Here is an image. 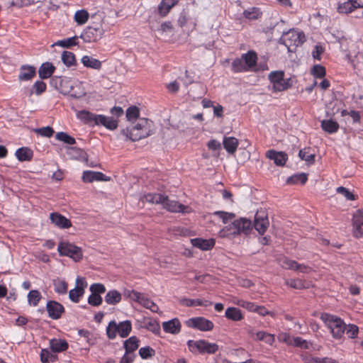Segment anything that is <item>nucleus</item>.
<instances>
[{
    "label": "nucleus",
    "mask_w": 363,
    "mask_h": 363,
    "mask_svg": "<svg viewBox=\"0 0 363 363\" xmlns=\"http://www.w3.org/2000/svg\"><path fill=\"white\" fill-rule=\"evenodd\" d=\"M77 116L80 121L91 126L102 125L111 130H113L118 127L117 119L102 114H95L83 110L79 111Z\"/></svg>",
    "instance_id": "nucleus-1"
},
{
    "label": "nucleus",
    "mask_w": 363,
    "mask_h": 363,
    "mask_svg": "<svg viewBox=\"0 0 363 363\" xmlns=\"http://www.w3.org/2000/svg\"><path fill=\"white\" fill-rule=\"evenodd\" d=\"M142 200L150 203H161L164 208L170 212L186 213L191 211L190 207L180 204L176 201L169 200L167 196L160 194H145Z\"/></svg>",
    "instance_id": "nucleus-2"
},
{
    "label": "nucleus",
    "mask_w": 363,
    "mask_h": 363,
    "mask_svg": "<svg viewBox=\"0 0 363 363\" xmlns=\"http://www.w3.org/2000/svg\"><path fill=\"white\" fill-rule=\"evenodd\" d=\"M251 220L247 218H240L233 220L230 224L225 225L218 233L220 238L233 239L242 233H247L251 228Z\"/></svg>",
    "instance_id": "nucleus-3"
},
{
    "label": "nucleus",
    "mask_w": 363,
    "mask_h": 363,
    "mask_svg": "<svg viewBox=\"0 0 363 363\" xmlns=\"http://www.w3.org/2000/svg\"><path fill=\"white\" fill-rule=\"evenodd\" d=\"M152 121L142 118L132 128L123 130L122 133L132 141L145 138L152 133Z\"/></svg>",
    "instance_id": "nucleus-4"
},
{
    "label": "nucleus",
    "mask_w": 363,
    "mask_h": 363,
    "mask_svg": "<svg viewBox=\"0 0 363 363\" xmlns=\"http://www.w3.org/2000/svg\"><path fill=\"white\" fill-rule=\"evenodd\" d=\"M257 56L254 51L242 54L241 57L235 59L232 62V69L235 72H250L255 69Z\"/></svg>",
    "instance_id": "nucleus-5"
},
{
    "label": "nucleus",
    "mask_w": 363,
    "mask_h": 363,
    "mask_svg": "<svg viewBox=\"0 0 363 363\" xmlns=\"http://www.w3.org/2000/svg\"><path fill=\"white\" fill-rule=\"evenodd\" d=\"M320 318L328 328L335 339H340L343 336L346 330V325L340 318L329 313H323Z\"/></svg>",
    "instance_id": "nucleus-6"
},
{
    "label": "nucleus",
    "mask_w": 363,
    "mask_h": 363,
    "mask_svg": "<svg viewBox=\"0 0 363 363\" xmlns=\"http://www.w3.org/2000/svg\"><path fill=\"white\" fill-rule=\"evenodd\" d=\"M123 296L130 301L138 303L141 306L150 310L153 313L159 312L158 306L150 299L146 294L133 289H125Z\"/></svg>",
    "instance_id": "nucleus-7"
},
{
    "label": "nucleus",
    "mask_w": 363,
    "mask_h": 363,
    "mask_svg": "<svg viewBox=\"0 0 363 363\" xmlns=\"http://www.w3.org/2000/svg\"><path fill=\"white\" fill-rule=\"evenodd\" d=\"M93 17L98 18L99 22L94 26H88L82 31L79 38H82L85 43H90L96 42L100 40L104 34L102 16L99 13H95Z\"/></svg>",
    "instance_id": "nucleus-8"
},
{
    "label": "nucleus",
    "mask_w": 363,
    "mask_h": 363,
    "mask_svg": "<svg viewBox=\"0 0 363 363\" xmlns=\"http://www.w3.org/2000/svg\"><path fill=\"white\" fill-rule=\"evenodd\" d=\"M56 89L62 94L70 95L74 98H79L84 96V92H76L74 90V82L67 77H55L51 80Z\"/></svg>",
    "instance_id": "nucleus-9"
},
{
    "label": "nucleus",
    "mask_w": 363,
    "mask_h": 363,
    "mask_svg": "<svg viewBox=\"0 0 363 363\" xmlns=\"http://www.w3.org/2000/svg\"><path fill=\"white\" fill-rule=\"evenodd\" d=\"M186 345L189 351L194 354H213L219 349L216 343L209 342L206 340H189L187 341Z\"/></svg>",
    "instance_id": "nucleus-10"
},
{
    "label": "nucleus",
    "mask_w": 363,
    "mask_h": 363,
    "mask_svg": "<svg viewBox=\"0 0 363 363\" xmlns=\"http://www.w3.org/2000/svg\"><path fill=\"white\" fill-rule=\"evenodd\" d=\"M281 40L288 48L289 52H294L297 47L304 43L306 38L302 31L291 29L282 35Z\"/></svg>",
    "instance_id": "nucleus-11"
},
{
    "label": "nucleus",
    "mask_w": 363,
    "mask_h": 363,
    "mask_svg": "<svg viewBox=\"0 0 363 363\" xmlns=\"http://www.w3.org/2000/svg\"><path fill=\"white\" fill-rule=\"evenodd\" d=\"M284 72L281 70L272 71L268 75L271 85V90L273 92L283 91L291 86V79L284 77Z\"/></svg>",
    "instance_id": "nucleus-12"
},
{
    "label": "nucleus",
    "mask_w": 363,
    "mask_h": 363,
    "mask_svg": "<svg viewBox=\"0 0 363 363\" xmlns=\"http://www.w3.org/2000/svg\"><path fill=\"white\" fill-rule=\"evenodd\" d=\"M57 251L61 256L69 257L75 262L82 259V249L69 242L61 241L58 245Z\"/></svg>",
    "instance_id": "nucleus-13"
},
{
    "label": "nucleus",
    "mask_w": 363,
    "mask_h": 363,
    "mask_svg": "<svg viewBox=\"0 0 363 363\" xmlns=\"http://www.w3.org/2000/svg\"><path fill=\"white\" fill-rule=\"evenodd\" d=\"M87 286L86 279L82 277H77L75 281V287L69 292V298L73 303H79L80 298L84 295L85 289Z\"/></svg>",
    "instance_id": "nucleus-14"
},
{
    "label": "nucleus",
    "mask_w": 363,
    "mask_h": 363,
    "mask_svg": "<svg viewBox=\"0 0 363 363\" xmlns=\"http://www.w3.org/2000/svg\"><path fill=\"white\" fill-rule=\"evenodd\" d=\"M189 328L197 329L201 331H210L214 327L213 323L203 317L191 318L186 321Z\"/></svg>",
    "instance_id": "nucleus-15"
},
{
    "label": "nucleus",
    "mask_w": 363,
    "mask_h": 363,
    "mask_svg": "<svg viewBox=\"0 0 363 363\" xmlns=\"http://www.w3.org/2000/svg\"><path fill=\"white\" fill-rule=\"evenodd\" d=\"M353 235L355 238L363 237V209L355 211L352 218Z\"/></svg>",
    "instance_id": "nucleus-16"
},
{
    "label": "nucleus",
    "mask_w": 363,
    "mask_h": 363,
    "mask_svg": "<svg viewBox=\"0 0 363 363\" xmlns=\"http://www.w3.org/2000/svg\"><path fill=\"white\" fill-rule=\"evenodd\" d=\"M46 309L48 316L53 320H57L61 318L62 314L65 312L64 306L55 301H49L46 304Z\"/></svg>",
    "instance_id": "nucleus-17"
},
{
    "label": "nucleus",
    "mask_w": 363,
    "mask_h": 363,
    "mask_svg": "<svg viewBox=\"0 0 363 363\" xmlns=\"http://www.w3.org/2000/svg\"><path fill=\"white\" fill-rule=\"evenodd\" d=\"M190 242L194 247L203 251L211 250L216 244V240L213 238L203 239L196 238L191 239Z\"/></svg>",
    "instance_id": "nucleus-18"
},
{
    "label": "nucleus",
    "mask_w": 363,
    "mask_h": 363,
    "mask_svg": "<svg viewBox=\"0 0 363 363\" xmlns=\"http://www.w3.org/2000/svg\"><path fill=\"white\" fill-rule=\"evenodd\" d=\"M266 157L273 160L277 166L280 167L284 166L288 160V156L284 152H279L274 150H268L266 153Z\"/></svg>",
    "instance_id": "nucleus-19"
},
{
    "label": "nucleus",
    "mask_w": 363,
    "mask_h": 363,
    "mask_svg": "<svg viewBox=\"0 0 363 363\" xmlns=\"http://www.w3.org/2000/svg\"><path fill=\"white\" fill-rule=\"evenodd\" d=\"M83 182L90 183L94 181H110V177L106 176L100 172H94L86 170L83 172L82 177Z\"/></svg>",
    "instance_id": "nucleus-20"
},
{
    "label": "nucleus",
    "mask_w": 363,
    "mask_h": 363,
    "mask_svg": "<svg viewBox=\"0 0 363 363\" xmlns=\"http://www.w3.org/2000/svg\"><path fill=\"white\" fill-rule=\"evenodd\" d=\"M363 7V0H348L337 7L339 13H349L354 9Z\"/></svg>",
    "instance_id": "nucleus-21"
},
{
    "label": "nucleus",
    "mask_w": 363,
    "mask_h": 363,
    "mask_svg": "<svg viewBox=\"0 0 363 363\" xmlns=\"http://www.w3.org/2000/svg\"><path fill=\"white\" fill-rule=\"evenodd\" d=\"M162 328L167 333L176 335L180 333L182 325L179 320L175 318L168 321L163 322Z\"/></svg>",
    "instance_id": "nucleus-22"
},
{
    "label": "nucleus",
    "mask_w": 363,
    "mask_h": 363,
    "mask_svg": "<svg viewBox=\"0 0 363 363\" xmlns=\"http://www.w3.org/2000/svg\"><path fill=\"white\" fill-rule=\"evenodd\" d=\"M269 222L266 215L257 213L255 218V228L261 235L264 234L268 228Z\"/></svg>",
    "instance_id": "nucleus-23"
},
{
    "label": "nucleus",
    "mask_w": 363,
    "mask_h": 363,
    "mask_svg": "<svg viewBox=\"0 0 363 363\" xmlns=\"http://www.w3.org/2000/svg\"><path fill=\"white\" fill-rule=\"evenodd\" d=\"M50 219L52 223L60 228H69L72 225L71 221L59 213H50Z\"/></svg>",
    "instance_id": "nucleus-24"
},
{
    "label": "nucleus",
    "mask_w": 363,
    "mask_h": 363,
    "mask_svg": "<svg viewBox=\"0 0 363 363\" xmlns=\"http://www.w3.org/2000/svg\"><path fill=\"white\" fill-rule=\"evenodd\" d=\"M55 67L51 62L43 63L38 69L39 77L42 79L50 78L55 72Z\"/></svg>",
    "instance_id": "nucleus-25"
},
{
    "label": "nucleus",
    "mask_w": 363,
    "mask_h": 363,
    "mask_svg": "<svg viewBox=\"0 0 363 363\" xmlns=\"http://www.w3.org/2000/svg\"><path fill=\"white\" fill-rule=\"evenodd\" d=\"M321 128L328 134H334L339 130L338 123L333 119H324L320 122Z\"/></svg>",
    "instance_id": "nucleus-26"
},
{
    "label": "nucleus",
    "mask_w": 363,
    "mask_h": 363,
    "mask_svg": "<svg viewBox=\"0 0 363 363\" xmlns=\"http://www.w3.org/2000/svg\"><path fill=\"white\" fill-rule=\"evenodd\" d=\"M180 0H162L158 5V13L164 17L166 16L172 7H174Z\"/></svg>",
    "instance_id": "nucleus-27"
},
{
    "label": "nucleus",
    "mask_w": 363,
    "mask_h": 363,
    "mask_svg": "<svg viewBox=\"0 0 363 363\" xmlns=\"http://www.w3.org/2000/svg\"><path fill=\"white\" fill-rule=\"evenodd\" d=\"M67 154L69 157L72 160H79L82 162H86L87 160V154L86 152L78 147H69L67 150Z\"/></svg>",
    "instance_id": "nucleus-28"
},
{
    "label": "nucleus",
    "mask_w": 363,
    "mask_h": 363,
    "mask_svg": "<svg viewBox=\"0 0 363 363\" xmlns=\"http://www.w3.org/2000/svg\"><path fill=\"white\" fill-rule=\"evenodd\" d=\"M35 74V68L33 66L23 65L21 67L18 79L21 81H28L33 78Z\"/></svg>",
    "instance_id": "nucleus-29"
},
{
    "label": "nucleus",
    "mask_w": 363,
    "mask_h": 363,
    "mask_svg": "<svg viewBox=\"0 0 363 363\" xmlns=\"http://www.w3.org/2000/svg\"><path fill=\"white\" fill-rule=\"evenodd\" d=\"M180 303L183 306H187V307H191V306H209L212 305V302L208 301V300H202V299H191V298H183L179 301Z\"/></svg>",
    "instance_id": "nucleus-30"
},
{
    "label": "nucleus",
    "mask_w": 363,
    "mask_h": 363,
    "mask_svg": "<svg viewBox=\"0 0 363 363\" xmlns=\"http://www.w3.org/2000/svg\"><path fill=\"white\" fill-rule=\"evenodd\" d=\"M223 145L229 154H234L239 145L238 140L234 137H224Z\"/></svg>",
    "instance_id": "nucleus-31"
},
{
    "label": "nucleus",
    "mask_w": 363,
    "mask_h": 363,
    "mask_svg": "<svg viewBox=\"0 0 363 363\" xmlns=\"http://www.w3.org/2000/svg\"><path fill=\"white\" fill-rule=\"evenodd\" d=\"M81 62L84 67L87 68H91L97 70H99L102 65V63L100 60L89 55H84L81 58Z\"/></svg>",
    "instance_id": "nucleus-32"
},
{
    "label": "nucleus",
    "mask_w": 363,
    "mask_h": 363,
    "mask_svg": "<svg viewBox=\"0 0 363 363\" xmlns=\"http://www.w3.org/2000/svg\"><path fill=\"white\" fill-rule=\"evenodd\" d=\"M50 347L53 352H62L68 348V344L65 340L55 338L50 341Z\"/></svg>",
    "instance_id": "nucleus-33"
},
{
    "label": "nucleus",
    "mask_w": 363,
    "mask_h": 363,
    "mask_svg": "<svg viewBox=\"0 0 363 363\" xmlns=\"http://www.w3.org/2000/svg\"><path fill=\"white\" fill-rule=\"evenodd\" d=\"M122 298L121 294L116 289L110 290L105 296V301L108 305H116Z\"/></svg>",
    "instance_id": "nucleus-34"
},
{
    "label": "nucleus",
    "mask_w": 363,
    "mask_h": 363,
    "mask_svg": "<svg viewBox=\"0 0 363 363\" xmlns=\"http://www.w3.org/2000/svg\"><path fill=\"white\" fill-rule=\"evenodd\" d=\"M225 316L226 318L233 321H240L243 319L241 311L235 307H228L225 310Z\"/></svg>",
    "instance_id": "nucleus-35"
},
{
    "label": "nucleus",
    "mask_w": 363,
    "mask_h": 363,
    "mask_svg": "<svg viewBox=\"0 0 363 363\" xmlns=\"http://www.w3.org/2000/svg\"><path fill=\"white\" fill-rule=\"evenodd\" d=\"M15 155L19 161H29L33 157V152L28 147H21L16 151Z\"/></svg>",
    "instance_id": "nucleus-36"
},
{
    "label": "nucleus",
    "mask_w": 363,
    "mask_h": 363,
    "mask_svg": "<svg viewBox=\"0 0 363 363\" xmlns=\"http://www.w3.org/2000/svg\"><path fill=\"white\" fill-rule=\"evenodd\" d=\"M118 334L121 337H126L130 334L132 325L130 320H125L117 324Z\"/></svg>",
    "instance_id": "nucleus-37"
},
{
    "label": "nucleus",
    "mask_w": 363,
    "mask_h": 363,
    "mask_svg": "<svg viewBox=\"0 0 363 363\" xmlns=\"http://www.w3.org/2000/svg\"><path fill=\"white\" fill-rule=\"evenodd\" d=\"M138 339L135 336L129 337L124 342V347L126 353L132 354L139 346Z\"/></svg>",
    "instance_id": "nucleus-38"
},
{
    "label": "nucleus",
    "mask_w": 363,
    "mask_h": 363,
    "mask_svg": "<svg viewBox=\"0 0 363 363\" xmlns=\"http://www.w3.org/2000/svg\"><path fill=\"white\" fill-rule=\"evenodd\" d=\"M262 14L260 9L257 7H251L243 11V16L250 21L259 18Z\"/></svg>",
    "instance_id": "nucleus-39"
},
{
    "label": "nucleus",
    "mask_w": 363,
    "mask_h": 363,
    "mask_svg": "<svg viewBox=\"0 0 363 363\" xmlns=\"http://www.w3.org/2000/svg\"><path fill=\"white\" fill-rule=\"evenodd\" d=\"M53 285L55 291L57 294L60 295L67 294L68 284L65 280L61 279H56L53 280Z\"/></svg>",
    "instance_id": "nucleus-40"
},
{
    "label": "nucleus",
    "mask_w": 363,
    "mask_h": 363,
    "mask_svg": "<svg viewBox=\"0 0 363 363\" xmlns=\"http://www.w3.org/2000/svg\"><path fill=\"white\" fill-rule=\"evenodd\" d=\"M79 37L75 35L71 38H65L62 40H57L55 45L62 48H70L74 45H77L79 43Z\"/></svg>",
    "instance_id": "nucleus-41"
},
{
    "label": "nucleus",
    "mask_w": 363,
    "mask_h": 363,
    "mask_svg": "<svg viewBox=\"0 0 363 363\" xmlns=\"http://www.w3.org/2000/svg\"><path fill=\"white\" fill-rule=\"evenodd\" d=\"M89 17V14L85 9L77 11L74 16V21L78 25L85 24L87 22Z\"/></svg>",
    "instance_id": "nucleus-42"
},
{
    "label": "nucleus",
    "mask_w": 363,
    "mask_h": 363,
    "mask_svg": "<svg viewBox=\"0 0 363 363\" xmlns=\"http://www.w3.org/2000/svg\"><path fill=\"white\" fill-rule=\"evenodd\" d=\"M61 60L67 67L76 65V58L74 53L69 51H63L61 55Z\"/></svg>",
    "instance_id": "nucleus-43"
},
{
    "label": "nucleus",
    "mask_w": 363,
    "mask_h": 363,
    "mask_svg": "<svg viewBox=\"0 0 363 363\" xmlns=\"http://www.w3.org/2000/svg\"><path fill=\"white\" fill-rule=\"evenodd\" d=\"M213 215L218 216L223 222V224H228L229 222L232 221L235 215L233 213H228L225 211H215Z\"/></svg>",
    "instance_id": "nucleus-44"
},
{
    "label": "nucleus",
    "mask_w": 363,
    "mask_h": 363,
    "mask_svg": "<svg viewBox=\"0 0 363 363\" xmlns=\"http://www.w3.org/2000/svg\"><path fill=\"white\" fill-rule=\"evenodd\" d=\"M28 303L30 306H36L40 298V293L38 290H31L28 294Z\"/></svg>",
    "instance_id": "nucleus-45"
},
{
    "label": "nucleus",
    "mask_w": 363,
    "mask_h": 363,
    "mask_svg": "<svg viewBox=\"0 0 363 363\" xmlns=\"http://www.w3.org/2000/svg\"><path fill=\"white\" fill-rule=\"evenodd\" d=\"M308 179L307 175L304 173L295 174L287 179V184H303L306 182Z\"/></svg>",
    "instance_id": "nucleus-46"
},
{
    "label": "nucleus",
    "mask_w": 363,
    "mask_h": 363,
    "mask_svg": "<svg viewBox=\"0 0 363 363\" xmlns=\"http://www.w3.org/2000/svg\"><path fill=\"white\" fill-rule=\"evenodd\" d=\"M56 356L53 354L48 349H42L40 351V360L43 363H49L55 362Z\"/></svg>",
    "instance_id": "nucleus-47"
},
{
    "label": "nucleus",
    "mask_w": 363,
    "mask_h": 363,
    "mask_svg": "<svg viewBox=\"0 0 363 363\" xmlns=\"http://www.w3.org/2000/svg\"><path fill=\"white\" fill-rule=\"evenodd\" d=\"M55 138L57 140L68 145H74L76 143L75 139L65 132L57 133L55 135Z\"/></svg>",
    "instance_id": "nucleus-48"
},
{
    "label": "nucleus",
    "mask_w": 363,
    "mask_h": 363,
    "mask_svg": "<svg viewBox=\"0 0 363 363\" xmlns=\"http://www.w3.org/2000/svg\"><path fill=\"white\" fill-rule=\"evenodd\" d=\"M106 334L109 339H114L118 334L117 323L115 320L111 321L106 327Z\"/></svg>",
    "instance_id": "nucleus-49"
},
{
    "label": "nucleus",
    "mask_w": 363,
    "mask_h": 363,
    "mask_svg": "<svg viewBox=\"0 0 363 363\" xmlns=\"http://www.w3.org/2000/svg\"><path fill=\"white\" fill-rule=\"evenodd\" d=\"M140 116V110L138 107L133 106L126 110V118L129 121L136 120Z\"/></svg>",
    "instance_id": "nucleus-50"
},
{
    "label": "nucleus",
    "mask_w": 363,
    "mask_h": 363,
    "mask_svg": "<svg viewBox=\"0 0 363 363\" xmlns=\"http://www.w3.org/2000/svg\"><path fill=\"white\" fill-rule=\"evenodd\" d=\"M279 265L284 269H294V266H296V262L294 260H291L286 257H282L279 259Z\"/></svg>",
    "instance_id": "nucleus-51"
},
{
    "label": "nucleus",
    "mask_w": 363,
    "mask_h": 363,
    "mask_svg": "<svg viewBox=\"0 0 363 363\" xmlns=\"http://www.w3.org/2000/svg\"><path fill=\"white\" fill-rule=\"evenodd\" d=\"M336 192L342 194L347 201H354L357 198L352 191L343 186L337 187Z\"/></svg>",
    "instance_id": "nucleus-52"
},
{
    "label": "nucleus",
    "mask_w": 363,
    "mask_h": 363,
    "mask_svg": "<svg viewBox=\"0 0 363 363\" xmlns=\"http://www.w3.org/2000/svg\"><path fill=\"white\" fill-rule=\"evenodd\" d=\"M138 353L142 359H146L150 358L152 356H154L155 354V352L152 347L147 346V347H141L139 350Z\"/></svg>",
    "instance_id": "nucleus-53"
},
{
    "label": "nucleus",
    "mask_w": 363,
    "mask_h": 363,
    "mask_svg": "<svg viewBox=\"0 0 363 363\" xmlns=\"http://www.w3.org/2000/svg\"><path fill=\"white\" fill-rule=\"evenodd\" d=\"M102 297L99 294H95L91 293L87 299V302L89 305L93 306H98L102 303Z\"/></svg>",
    "instance_id": "nucleus-54"
},
{
    "label": "nucleus",
    "mask_w": 363,
    "mask_h": 363,
    "mask_svg": "<svg viewBox=\"0 0 363 363\" xmlns=\"http://www.w3.org/2000/svg\"><path fill=\"white\" fill-rule=\"evenodd\" d=\"M311 74L317 78H323L325 75V69L323 66L316 65L311 69Z\"/></svg>",
    "instance_id": "nucleus-55"
},
{
    "label": "nucleus",
    "mask_w": 363,
    "mask_h": 363,
    "mask_svg": "<svg viewBox=\"0 0 363 363\" xmlns=\"http://www.w3.org/2000/svg\"><path fill=\"white\" fill-rule=\"evenodd\" d=\"M89 290L91 293L101 296V294L106 291V287L103 284L94 283L90 286Z\"/></svg>",
    "instance_id": "nucleus-56"
},
{
    "label": "nucleus",
    "mask_w": 363,
    "mask_h": 363,
    "mask_svg": "<svg viewBox=\"0 0 363 363\" xmlns=\"http://www.w3.org/2000/svg\"><path fill=\"white\" fill-rule=\"evenodd\" d=\"M46 87V84L40 80L36 81L33 86L34 93L36 95H40L43 93L45 91Z\"/></svg>",
    "instance_id": "nucleus-57"
},
{
    "label": "nucleus",
    "mask_w": 363,
    "mask_h": 363,
    "mask_svg": "<svg viewBox=\"0 0 363 363\" xmlns=\"http://www.w3.org/2000/svg\"><path fill=\"white\" fill-rule=\"evenodd\" d=\"M346 333L350 338H355L357 337L359 328L356 325L350 324L346 327Z\"/></svg>",
    "instance_id": "nucleus-58"
},
{
    "label": "nucleus",
    "mask_w": 363,
    "mask_h": 363,
    "mask_svg": "<svg viewBox=\"0 0 363 363\" xmlns=\"http://www.w3.org/2000/svg\"><path fill=\"white\" fill-rule=\"evenodd\" d=\"M35 132L41 136L48 138L51 137L54 133L53 129L50 126L35 129Z\"/></svg>",
    "instance_id": "nucleus-59"
},
{
    "label": "nucleus",
    "mask_w": 363,
    "mask_h": 363,
    "mask_svg": "<svg viewBox=\"0 0 363 363\" xmlns=\"http://www.w3.org/2000/svg\"><path fill=\"white\" fill-rule=\"evenodd\" d=\"M298 156L302 160H305L308 164H312L315 161V155L313 154L307 155L306 150H299Z\"/></svg>",
    "instance_id": "nucleus-60"
},
{
    "label": "nucleus",
    "mask_w": 363,
    "mask_h": 363,
    "mask_svg": "<svg viewBox=\"0 0 363 363\" xmlns=\"http://www.w3.org/2000/svg\"><path fill=\"white\" fill-rule=\"evenodd\" d=\"M306 363H334V361L329 357H311L306 359Z\"/></svg>",
    "instance_id": "nucleus-61"
},
{
    "label": "nucleus",
    "mask_w": 363,
    "mask_h": 363,
    "mask_svg": "<svg viewBox=\"0 0 363 363\" xmlns=\"http://www.w3.org/2000/svg\"><path fill=\"white\" fill-rule=\"evenodd\" d=\"M159 30L162 33H171L173 31V26L170 21H164L161 23Z\"/></svg>",
    "instance_id": "nucleus-62"
},
{
    "label": "nucleus",
    "mask_w": 363,
    "mask_h": 363,
    "mask_svg": "<svg viewBox=\"0 0 363 363\" xmlns=\"http://www.w3.org/2000/svg\"><path fill=\"white\" fill-rule=\"evenodd\" d=\"M277 338L279 342H284L288 345H291L292 337L290 336L289 333H281L278 335Z\"/></svg>",
    "instance_id": "nucleus-63"
},
{
    "label": "nucleus",
    "mask_w": 363,
    "mask_h": 363,
    "mask_svg": "<svg viewBox=\"0 0 363 363\" xmlns=\"http://www.w3.org/2000/svg\"><path fill=\"white\" fill-rule=\"evenodd\" d=\"M286 284L294 289H303L306 287L303 282L301 279L288 280Z\"/></svg>",
    "instance_id": "nucleus-64"
}]
</instances>
